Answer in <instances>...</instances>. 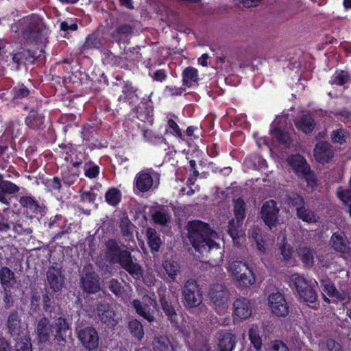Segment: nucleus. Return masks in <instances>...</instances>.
Wrapping results in <instances>:
<instances>
[{"label": "nucleus", "instance_id": "f257e3e1", "mask_svg": "<svg viewBox=\"0 0 351 351\" xmlns=\"http://www.w3.org/2000/svg\"><path fill=\"white\" fill-rule=\"evenodd\" d=\"M105 258L112 264H119L134 278L140 279L143 276V269L136 258L125 247L110 239L106 243Z\"/></svg>", "mask_w": 351, "mask_h": 351}, {"label": "nucleus", "instance_id": "f03ea898", "mask_svg": "<svg viewBox=\"0 0 351 351\" xmlns=\"http://www.w3.org/2000/svg\"><path fill=\"white\" fill-rule=\"evenodd\" d=\"M187 230L189 240L197 252L204 254L219 248L216 242L219 237L207 223L199 220L189 221Z\"/></svg>", "mask_w": 351, "mask_h": 351}, {"label": "nucleus", "instance_id": "7ed1b4c3", "mask_svg": "<svg viewBox=\"0 0 351 351\" xmlns=\"http://www.w3.org/2000/svg\"><path fill=\"white\" fill-rule=\"evenodd\" d=\"M69 330V323L62 317L54 319L51 324L48 318L42 317L38 322L36 333L40 342L48 341L51 336L60 342L66 341Z\"/></svg>", "mask_w": 351, "mask_h": 351}, {"label": "nucleus", "instance_id": "20e7f679", "mask_svg": "<svg viewBox=\"0 0 351 351\" xmlns=\"http://www.w3.org/2000/svg\"><path fill=\"white\" fill-rule=\"evenodd\" d=\"M227 271L237 287L247 288L256 282L253 271L246 263L241 261H234L228 263Z\"/></svg>", "mask_w": 351, "mask_h": 351}, {"label": "nucleus", "instance_id": "39448f33", "mask_svg": "<svg viewBox=\"0 0 351 351\" xmlns=\"http://www.w3.org/2000/svg\"><path fill=\"white\" fill-rule=\"evenodd\" d=\"M230 291L223 284H215L210 287L208 296L213 309L218 314H224L229 307Z\"/></svg>", "mask_w": 351, "mask_h": 351}, {"label": "nucleus", "instance_id": "423d86ee", "mask_svg": "<svg viewBox=\"0 0 351 351\" xmlns=\"http://www.w3.org/2000/svg\"><path fill=\"white\" fill-rule=\"evenodd\" d=\"M182 293L185 306L194 308L202 303V292L195 280H186L182 287Z\"/></svg>", "mask_w": 351, "mask_h": 351}, {"label": "nucleus", "instance_id": "0eeeda50", "mask_svg": "<svg viewBox=\"0 0 351 351\" xmlns=\"http://www.w3.org/2000/svg\"><path fill=\"white\" fill-rule=\"evenodd\" d=\"M22 31L23 38L29 42L43 41V24L38 17L30 16L23 20Z\"/></svg>", "mask_w": 351, "mask_h": 351}, {"label": "nucleus", "instance_id": "6e6552de", "mask_svg": "<svg viewBox=\"0 0 351 351\" xmlns=\"http://www.w3.org/2000/svg\"><path fill=\"white\" fill-rule=\"evenodd\" d=\"M77 338L82 346L88 350H96L99 343V338L95 328L88 326L77 330Z\"/></svg>", "mask_w": 351, "mask_h": 351}, {"label": "nucleus", "instance_id": "1a4fd4ad", "mask_svg": "<svg viewBox=\"0 0 351 351\" xmlns=\"http://www.w3.org/2000/svg\"><path fill=\"white\" fill-rule=\"evenodd\" d=\"M278 213L279 208L274 200L265 202L261 207V219L270 228L276 226L278 220Z\"/></svg>", "mask_w": 351, "mask_h": 351}, {"label": "nucleus", "instance_id": "9d476101", "mask_svg": "<svg viewBox=\"0 0 351 351\" xmlns=\"http://www.w3.org/2000/svg\"><path fill=\"white\" fill-rule=\"evenodd\" d=\"M289 164L299 175L304 176L309 183L315 182L314 176L310 172V167L306 160L300 155L292 156L288 159Z\"/></svg>", "mask_w": 351, "mask_h": 351}, {"label": "nucleus", "instance_id": "9b49d317", "mask_svg": "<svg viewBox=\"0 0 351 351\" xmlns=\"http://www.w3.org/2000/svg\"><path fill=\"white\" fill-rule=\"evenodd\" d=\"M233 315L240 319H247L252 314L253 304L247 298L239 296L233 302Z\"/></svg>", "mask_w": 351, "mask_h": 351}, {"label": "nucleus", "instance_id": "f8f14e48", "mask_svg": "<svg viewBox=\"0 0 351 351\" xmlns=\"http://www.w3.org/2000/svg\"><path fill=\"white\" fill-rule=\"evenodd\" d=\"M269 306L274 314L285 317L289 313V306L284 296L279 292L273 293L269 296Z\"/></svg>", "mask_w": 351, "mask_h": 351}, {"label": "nucleus", "instance_id": "ddd939ff", "mask_svg": "<svg viewBox=\"0 0 351 351\" xmlns=\"http://www.w3.org/2000/svg\"><path fill=\"white\" fill-rule=\"evenodd\" d=\"M158 176V173L154 171L143 170L138 173L135 177L134 186L140 192H147L153 186L154 177Z\"/></svg>", "mask_w": 351, "mask_h": 351}, {"label": "nucleus", "instance_id": "4468645a", "mask_svg": "<svg viewBox=\"0 0 351 351\" xmlns=\"http://www.w3.org/2000/svg\"><path fill=\"white\" fill-rule=\"evenodd\" d=\"M64 276L61 268L51 266L47 271V282L50 288L55 292L62 289L64 282Z\"/></svg>", "mask_w": 351, "mask_h": 351}, {"label": "nucleus", "instance_id": "2eb2a0df", "mask_svg": "<svg viewBox=\"0 0 351 351\" xmlns=\"http://www.w3.org/2000/svg\"><path fill=\"white\" fill-rule=\"evenodd\" d=\"M330 245L333 250L341 253H348L351 250V243L344 232H334L330 239Z\"/></svg>", "mask_w": 351, "mask_h": 351}, {"label": "nucleus", "instance_id": "dca6fc26", "mask_svg": "<svg viewBox=\"0 0 351 351\" xmlns=\"http://www.w3.org/2000/svg\"><path fill=\"white\" fill-rule=\"evenodd\" d=\"M95 311L103 323L110 326L117 325L116 313L109 304L101 303L97 304Z\"/></svg>", "mask_w": 351, "mask_h": 351}, {"label": "nucleus", "instance_id": "f3484780", "mask_svg": "<svg viewBox=\"0 0 351 351\" xmlns=\"http://www.w3.org/2000/svg\"><path fill=\"white\" fill-rule=\"evenodd\" d=\"M315 160L322 164L329 162L334 156L332 146L328 142H319L314 149Z\"/></svg>", "mask_w": 351, "mask_h": 351}, {"label": "nucleus", "instance_id": "a211bd4d", "mask_svg": "<svg viewBox=\"0 0 351 351\" xmlns=\"http://www.w3.org/2000/svg\"><path fill=\"white\" fill-rule=\"evenodd\" d=\"M217 339L219 351H232L235 348L237 337L234 334L223 330L218 333Z\"/></svg>", "mask_w": 351, "mask_h": 351}, {"label": "nucleus", "instance_id": "6ab92c4d", "mask_svg": "<svg viewBox=\"0 0 351 351\" xmlns=\"http://www.w3.org/2000/svg\"><path fill=\"white\" fill-rule=\"evenodd\" d=\"M0 285L2 289H14L17 285V277L8 267L0 268Z\"/></svg>", "mask_w": 351, "mask_h": 351}, {"label": "nucleus", "instance_id": "aec40b11", "mask_svg": "<svg viewBox=\"0 0 351 351\" xmlns=\"http://www.w3.org/2000/svg\"><path fill=\"white\" fill-rule=\"evenodd\" d=\"M84 291L88 293H96L99 289L97 275L95 273H86L81 279Z\"/></svg>", "mask_w": 351, "mask_h": 351}, {"label": "nucleus", "instance_id": "412c9836", "mask_svg": "<svg viewBox=\"0 0 351 351\" xmlns=\"http://www.w3.org/2000/svg\"><path fill=\"white\" fill-rule=\"evenodd\" d=\"M21 319L20 318L19 314L16 311H12L10 313L6 326L8 330V332L12 337H18L21 330Z\"/></svg>", "mask_w": 351, "mask_h": 351}, {"label": "nucleus", "instance_id": "4be33fe9", "mask_svg": "<svg viewBox=\"0 0 351 351\" xmlns=\"http://www.w3.org/2000/svg\"><path fill=\"white\" fill-rule=\"evenodd\" d=\"M322 287L330 297L334 298L338 300H344L348 296V292L345 290L338 291L334 285L328 279H322L320 280Z\"/></svg>", "mask_w": 351, "mask_h": 351}, {"label": "nucleus", "instance_id": "5701e85b", "mask_svg": "<svg viewBox=\"0 0 351 351\" xmlns=\"http://www.w3.org/2000/svg\"><path fill=\"white\" fill-rule=\"evenodd\" d=\"M132 33V27L128 24H120L111 33L113 42H126L128 38Z\"/></svg>", "mask_w": 351, "mask_h": 351}, {"label": "nucleus", "instance_id": "b1692460", "mask_svg": "<svg viewBox=\"0 0 351 351\" xmlns=\"http://www.w3.org/2000/svg\"><path fill=\"white\" fill-rule=\"evenodd\" d=\"M102 45L103 43L99 34L98 32H93L86 38L84 43L80 48V51L82 53L88 50L99 49Z\"/></svg>", "mask_w": 351, "mask_h": 351}, {"label": "nucleus", "instance_id": "393cba45", "mask_svg": "<svg viewBox=\"0 0 351 351\" xmlns=\"http://www.w3.org/2000/svg\"><path fill=\"white\" fill-rule=\"evenodd\" d=\"M19 191V187L8 180H0V202L8 204L5 195H12Z\"/></svg>", "mask_w": 351, "mask_h": 351}, {"label": "nucleus", "instance_id": "a878e982", "mask_svg": "<svg viewBox=\"0 0 351 351\" xmlns=\"http://www.w3.org/2000/svg\"><path fill=\"white\" fill-rule=\"evenodd\" d=\"M132 306L135 308L136 312L149 323L155 320L154 310H152L151 307L144 305L141 300H134Z\"/></svg>", "mask_w": 351, "mask_h": 351}, {"label": "nucleus", "instance_id": "bb28decb", "mask_svg": "<svg viewBox=\"0 0 351 351\" xmlns=\"http://www.w3.org/2000/svg\"><path fill=\"white\" fill-rule=\"evenodd\" d=\"M45 122V116L36 110H30L25 118V124L32 129L40 128Z\"/></svg>", "mask_w": 351, "mask_h": 351}, {"label": "nucleus", "instance_id": "cd10ccee", "mask_svg": "<svg viewBox=\"0 0 351 351\" xmlns=\"http://www.w3.org/2000/svg\"><path fill=\"white\" fill-rule=\"evenodd\" d=\"M242 223L243 221L232 219L228 224V234L232 237L234 243L237 245H239V240L243 238L244 234L241 230Z\"/></svg>", "mask_w": 351, "mask_h": 351}, {"label": "nucleus", "instance_id": "c85d7f7f", "mask_svg": "<svg viewBox=\"0 0 351 351\" xmlns=\"http://www.w3.org/2000/svg\"><path fill=\"white\" fill-rule=\"evenodd\" d=\"M296 128L304 132L306 134L311 133L315 126V123L310 114H305L301 116V117L295 121Z\"/></svg>", "mask_w": 351, "mask_h": 351}, {"label": "nucleus", "instance_id": "c756f323", "mask_svg": "<svg viewBox=\"0 0 351 351\" xmlns=\"http://www.w3.org/2000/svg\"><path fill=\"white\" fill-rule=\"evenodd\" d=\"M154 351H174L169 339L165 335L156 336L152 342Z\"/></svg>", "mask_w": 351, "mask_h": 351}, {"label": "nucleus", "instance_id": "7c9ffc66", "mask_svg": "<svg viewBox=\"0 0 351 351\" xmlns=\"http://www.w3.org/2000/svg\"><path fill=\"white\" fill-rule=\"evenodd\" d=\"M296 215L300 219L309 223H315L318 219V217L316 213L306 205L302 207L298 208Z\"/></svg>", "mask_w": 351, "mask_h": 351}, {"label": "nucleus", "instance_id": "2f4dec72", "mask_svg": "<svg viewBox=\"0 0 351 351\" xmlns=\"http://www.w3.org/2000/svg\"><path fill=\"white\" fill-rule=\"evenodd\" d=\"M183 84L187 87L197 85L198 82V72L193 67L186 68L182 73Z\"/></svg>", "mask_w": 351, "mask_h": 351}, {"label": "nucleus", "instance_id": "473e14b6", "mask_svg": "<svg viewBox=\"0 0 351 351\" xmlns=\"http://www.w3.org/2000/svg\"><path fill=\"white\" fill-rule=\"evenodd\" d=\"M19 203L22 207L27 209V212L32 214H37L41 211L38 203L32 197L23 196L20 198Z\"/></svg>", "mask_w": 351, "mask_h": 351}, {"label": "nucleus", "instance_id": "72a5a7b5", "mask_svg": "<svg viewBox=\"0 0 351 351\" xmlns=\"http://www.w3.org/2000/svg\"><path fill=\"white\" fill-rule=\"evenodd\" d=\"M298 253L305 267L313 266L314 252L313 250L307 247H301L298 249Z\"/></svg>", "mask_w": 351, "mask_h": 351}, {"label": "nucleus", "instance_id": "f704fd0d", "mask_svg": "<svg viewBox=\"0 0 351 351\" xmlns=\"http://www.w3.org/2000/svg\"><path fill=\"white\" fill-rule=\"evenodd\" d=\"M146 235L147 243L152 251L158 252L161 245V239L155 229L149 228L147 229Z\"/></svg>", "mask_w": 351, "mask_h": 351}, {"label": "nucleus", "instance_id": "c9c22d12", "mask_svg": "<svg viewBox=\"0 0 351 351\" xmlns=\"http://www.w3.org/2000/svg\"><path fill=\"white\" fill-rule=\"evenodd\" d=\"M162 267L170 279L173 282H176L177 274L180 272L178 264L175 261L166 260L163 262Z\"/></svg>", "mask_w": 351, "mask_h": 351}, {"label": "nucleus", "instance_id": "e433bc0d", "mask_svg": "<svg viewBox=\"0 0 351 351\" xmlns=\"http://www.w3.org/2000/svg\"><path fill=\"white\" fill-rule=\"evenodd\" d=\"M290 279L294 285L298 295L301 294L300 290L304 292V291L308 289L311 285L304 277L298 274H293Z\"/></svg>", "mask_w": 351, "mask_h": 351}, {"label": "nucleus", "instance_id": "4c0bfd02", "mask_svg": "<svg viewBox=\"0 0 351 351\" xmlns=\"http://www.w3.org/2000/svg\"><path fill=\"white\" fill-rule=\"evenodd\" d=\"M233 207L236 219L243 221L245 217V202L241 198H238L233 201Z\"/></svg>", "mask_w": 351, "mask_h": 351}, {"label": "nucleus", "instance_id": "58836bf2", "mask_svg": "<svg viewBox=\"0 0 351 351\" xmlns=\"http://www.w3.org/2000/svg\"><path fill=\"white\" fill-rule=\"evenodd\" d=\"M319 351H343L339 343L333 339H327L319 343Z\"/></svg>", "mask_w": 351, "mask_h": 351}, {"label": "nucleus", "instance_id": "ea45409f", "mask_svg": "<svg viewBox=\"0 0 351 351\" xmlns=\"http://www.w3.org/2000/svg\"><path fill=\"white\" fill-rule=\"evenodd\" d=\"M130 333L137 339L141 340L144 337V330L142 324L137 319H132L128 323Z\"/></svg>", "mask_w": 351, "mask_h": 351}, {"label": "nucleus", "instance_id": "a19ab883", "mask_svg": "<svg viewBox=\"0 0 351 351\" xmlns=\"http://www.w3.org/2000/svg\"><path fill=\"white\" fill-rule=\"evenodd\" d=\"M105 199L108 204L114 206L120 202L121 193L119 189L111 188L106 193Z\"/></svg>", "mask_w": 351, "mask_h": 351}, {"label": "nucleus", "instance_id": "79ce46f5", "mask_svg": "<svg viewBox=\"0 0 351 351\" xmlns=\"http://www.w3.org/2000/svg\"><path fill=\"white\" fill-rule=\"evenodd\" d=\"M249 337L252 344L257 350H260L262 346V339L259 335V330L257 326H252L249 329Z\"/></svg>", "mask_w": 351, "mask_h": 351}, {"label": "nucleus", "instance_id": "37998d69", "mask_svg": "<svg viewBox=\"0 0 351 351\" xmlns=\"http://www.w3.org/2000/svg\"><path fill=\"white\" fill-rule=\"evenodd\" d=\"M152 217L156 223L162 226H167L171 221V215L164 209L156 211Z\"/></svg>", "mask_w": 351, "mask_h": 351}, {"label": "nucleus", "instance_id": "c03bdc74", "mask_svg": "<svg viewBox=\"0 0 351 351\" xmlns=\"http://www.w3.org/2000/svg\"><path fill=\"white\" fill-rule=\"evenodd\" d=\"M160 302L166 315L171 320H174L176 317V313L172 304L167 300L165 295H160Z\"/></svg>", "mask_w": 351, "mask_h": 351}, {"label": "nucleus", "instance_id": "a18cd8bd", "mask_svg": "<svg viewBox=\"0 0 351 351\" xmlns=\"http://www.w3.org/2000/svg\"><path fill=\"white\" fill-rule=\"evenodd\" d=\"M301 294L298 295L304 302L314 303L317 299V295L313 286L311 285L306 290L303 292L300 290Z\"/></svg>", "mask_w": 351, "mask_h": 351}, {"label": "nucleus", "instance_id": "49530a36", "mask_svg": "<svg viewBox=\"0 0 351 351\" xmlns=\"http://www.w3.org/2000/svg\"><path fill=\"white\" fill-rule=\"evenodd\" d=\"M279 250L283 261L287 264L293 265L292 254L293 251L292 247L289 245L284 243L280 245Z\"/></svg>", "mask_w": 351, "mask_h": 351}, {"label": "nucleus", "instance_id": "de8ad7c7", "mask_svg": "<svg viewBox=\"0 0 351 351\" xmlns=\"http://www.w3.org/2000/svg\"><path fill=\"white\" fill-rule=\"evenodd\" d=\"M12 93L13 99H22L29 95V90L25 85L19 84L13 88Z\"/></svg>", "mask_w": 351, "mask_h": 351}, {"label": "nucleus", "instance_id": "09e8293b", "mask_svg": "<svg viewBox=\"0 0 351 351\" xmlns=\"http://www.w3.org/2000/svg\"><path fill=\"white\" fill-rule=\"evenodd\" d=\"M271 134L276 138L280 143L287 146L289 141V136L287 133L280 130L278 128H273L271 129Z\"/></svg>", "mask_w": 351, "mask_h": 351}, {"label": "nucleus", "instance_id": "8fccbe9b", "mask_svg": "<svg viewBox=\"0 0 351 351\" xmlns=\"http://www.w3.org/2000/svg\"><path fill=\"white\" fill-rule=\"evenodd\" d=\"M3 302L4 305V308L5 309H9L14 306V295L11 291V289H3Z\"/></svg>", "mask_w": 351, "mask_h": 351}, {"label": "nucleus", "instance_id": "3c124183", "mask_svg": "<svg viewBox=\"0 0 351 351\" xmlns=\"http://www.w3.org/2000/svg\"><path fill=\"white\" fill-rule=\"evenodd\" d=\"M107 287L116 295L120 296L123 290V287L117 279H110L107 282Z\"/></svg>", "mask_w": 351, "mask_h": 351}, {"label": "nucleus", "instance_id": "603ef678", "mask_svg": "<svg viewBox=\"0 0 351 351\" xmlns=\"http://www.w3.org/2000/svg\"><path fill=\"white\" fill-rule=\"evenodd\" d=\"M350 82V76L346 71H341L336 72L335 78L333 80V84L343 86Z\"/></svg>", "mask_w": 351, "mask_h": 351}, {"label": "nucleus", "instance_id": "864d4df0", "mask_svg": "<svg viewBox=\"0 0 351 351\" xmlns=\"http://www.w3.org/2000/svg\"><path fill=\"white\" fill-rule=\"evenodd\" d=\"M337 195L339 198L344 203L348 204L350 202V204L349 205V213L351 217V191L349 190L343 189L340 187L337 191Z\"/></svg>", "mask_w": 351, "mask_h": 351}, {"label": "nucleus", "instance_id": "5fc2aeb1", "mask_svg": "<svg viewBox=\"0 0 351 351\" xmlns=\"http://www.w3.org/2000/svg\"><path fill=\"white\" fill-rule=\"evenodd\" d=\"M13 230L19 234L28 235L32 232V230L25 226L22 222L18 221L13 226Z\"/></svg>", "mask_w": 351, "mask_h": 351}, {"label": "nucleus", "instance_id": "6e6d98bb", "mask_svg": "<svg viewBox=\"0 0 351 351\" xmlns=\"http://www.w3.org/2000/svg\"><path fill=\"white\" fill-rule=\"evenodd\" d=\"M16 351H32V344L27 339H21L16 343Z\"/></svg>", "mask_w": 351, "mask_h": 351}, {"label": "nucleus", "instance_id": "4d7b16f0", "mask_svg": "<svg viewBox=\"0 0 351 351\" xmlns=\"http://www.w3.org/2000/svg\"><path fill=\"white\" fill-rule=\"evenodd\" d=\"M290 204L296 207V210L298 208L302 207L306 205L305 202L302 196L299 195L296 193H293L289 196Z\"/></svg>", "mask_w": 351, "mask_h": 351}, {"label": "nucleus", "instance_id": "13d9d810", "mask_svg": "<svg viewBox=\"0 0 351 351\" xmlns=\"http://www.w3.org/2000/svg\"><path fill=\"white\" fill-rule=\"evenodd\" d=\"M60 27L62 32L69 33V31H76L77 29V25L71 20H67L61 22Z\"/></svg>", "mask_w": 351, "mask_h": 351}, {"label": "nucleus", "instance_id": "bf43d9fd", "mask_svg": "<svg viewBox=\"0 0 351 351\" xmlns=\"http://www.w3.org/2000/svg\"><path fill=\"white\" fill-rule=\"evenodd\" d=\"M95 128L92 125H84L81 132L83 139L85 141H90V139L93 136Z\"/></svg>", "mask_w": 351, "mask_h": 351}, {"label": "nucleus", "instance_id": "052dcab7", "mask_svg": "<svg viewBox=\"0 0 351 351\" xmlns=\"http://www.w3.org/2000/svg\"><path fill=\"white\" fill-rule=\"evenodd\" d=\"M331 138L334 142L342 144L346 141L345 132L343 130H334L331 134Z\"/></svg>", "mask_w": 351, "mask_h": 351}, {"label": "nucleus", "instance_id": "680f3d73", "mask_svg": "<svg viewBox=\"0 0 351 351\" xmlns=\"http://www.w3.org/2000/svg\"><path fill=\"white\" fill-rule=\"evenodd\" d=\"M26 51L25 50L20 51L12 56V60L17 64L16 68L19 69V65L25 60H26Z\"/></svg>", "mask_w": 351, "mask_h": 351}, {"label": "nucleus", "instance_id": "e2e57ef3", "mask_svg": "<svg viewBox=\"0 0 351 351\" xmlns=\"http://www.w3.org/2000/svg\"><path fill=\"white\" fill-rule=\"evenodd\" d=\"M99 173V167L97 165H93L84 171V174L89 178H96Z\"/></svg>", "mask_w": 351, "mask_h": 351}, {"label": "nucleus", "instance_id": "0e129e2a", "mask_svg": "<svg viewBox=\"0 0 351 351\" xmlns=\"http://www.w3.org/2000/svg\"><path fill=\"white\" fill-rule=\"evenodd\" d=\"M81 199L84 202L94 203L96 199V195L92 191H84L81 194Z\"/></svg>", "mask_w": 351, "mask_h": 351}, {"label": "nucleus", "instance_id": "69168bd1", "mask_svg": "<svg viewBox=\"0 0 351 351\" xmlns=\"http://www.w3.org/2000/svg\"><path fill=\"white\" fill-rule=\"evenodd\" d=\"M77 173H73L72 174H65L63 178V183L66 184L67 186L72 185L75 181L76 180L77 178L78 177Z\"/></svg>", "mask_w": 351, "mask_h": 351}, {"label": "nucleus", "instance_id": "338daca9", "mask_svg": "<svg viewBox=\"0 0 351 351\" xmlns=\"http://www.w3.org/2000/svg\"><path fill=\"white\" fill-rule=\"evenodd\" d=\"M152 77L155 81L162 82L166 80L167 73L165 70L159 69L154 73V74L152 75Z\"/></svg>", "mask_w": 351, "mask_h": 351}, {"label": "nucleus", "instance_id": "774afa93", "mask_svg": "<svg viewBox=\"0 0 351 351\" xmlns=\"http://www.w3.org/2000/svg\"><path fill=\"white\" fill-rule=\"evenodd\" d=\"M271 351H289L285 343L281 341H276L273 343Z\"/></svg>", "mask_w": 351, "mask_h": 351}]
</instances>
